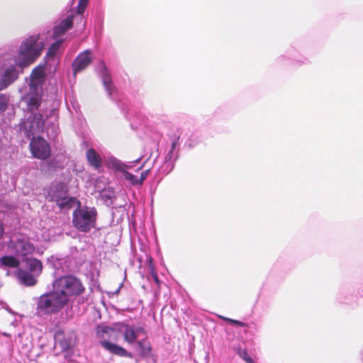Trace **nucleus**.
<instances>
[{
    "instance_id": "25",
    "label": "nucleus",
    "mask_w": 363,
    "mask_h": 363,
    "mask_svg": "<svg viewBox=\"0 0 363 363\" xmlns=\"http://www.w3.org/2000/svg\"><path fill=\"white\" fill-rule=\"evenodd\" d=\"M237 352L240 357L242 358L247 363H255L245 349L238 348Z\"/></svg>"
},
{
    "instance_id": "27",
    "label": "nucleus",
    "mask_w": 363,
    "mask_h": 363,
    "mask_svg": "<svg viewBox=\"0 0 363 363\" xmlns=\"http://www.w3.org/2000/svg\"><path fill=\"white\" fill-rule=\"evenodd\" d=\"M89 0H79L77 5V13L80 16V19L82 20V15L88 5Z\"/></svg>"
},
{
    "instance_id": "16",
    "label": "nucleus",
    "mask_w": 363,
    "mask_h": 363,
    "mask_svg": "<svg viewBox=\"0 0 363 363\" xmlns=\"http://www.w3.org/2000/svg\"><path fill=\"white\" fill-rule=\"evenodd\" d=\"M100 67L101 69V76H102L103 84H104L106 91H108V95H111L114 90V86L112 83L111 78L108 71L105 65L104 62H103V61L100 62Z\"/></svg>"
},
{
    "instance_id": "14",
    "label": "nucleus",
    "mask_w": 363,
    "mask_h": 363,
    "mask_svg": "<svg viewBox=\"0 0 363 363\" xmlns=\"http://www.w3.org/2000/svg\"><path fill=\"white\" fill-rule=\"evenodd\" d=\"M73 15H69L67 16L66 18L62 20L59 24L54 28V34L56 35H61L72 28L73 26Z\"/></svg>"
},
{
    "instance_id": "18",
    "label": "nucleus",
    "mask_w": 363,
    "mask_h": 363,
    "mask_svg": "<svg viewBox=\"0 0 363 363\" xmlns=\"http://www.w3.org/2000/svg\"><path fill=\"white\" fill-rule=\"evenodd\" d=\"M0 262L2 265L11 268H17L20 265V261L17 258L9 255L1 257Z\"/></svg>"
},
{
    "instance_id": "2",
    "label": "nucleus",
    "mask_w": 363,
    "mask_h": 363,
    "mask_svg": "<svg viewBox=\"0 0 363 363\" xmlns=\"http://www.w3.org/2000/svg\"><path fill=\"white\" fill-rule=\"evenodd\" d=\"M44 50V43L39 41L38 35H30L20 45L18 65L26 67L33 64Z\"/></svg>"
},
{
    "instance_id": "29",
    "label": "nucleus",
    "mask_w": 363,
    "mask_h": 363,
    "mask_svg": "<svg viewBox=\"0 0 363 363\" xmlns=\"http://www.w3.org/2000/svg\"><path fill=\"white\" fill-rule=\"evenodd\" d=\"M224 320L230 324L236 325L240 327H245L246 326V324L245 323L241 322L240 320H234V319H231V318H225Z\"/></svg>"
},
{
    "instance_id": "8",
    "label": "nucleus",
    "mask_w": 363,
    "mask_h": 363,
    "mask_svg": "<svg viewBox=\"0 0 363 363\" xmlns=\"http://www.w3.org/2000/svg\"><path fill=\"white\" fill-rule=\"evenodd\" d=\"M95 330L96 337L103 340L121 338V323H113L110 326L101 324L96 327Z\"/></svg>"
},
{
    "instance_id": "13",
    "label": "nucleus",
    "mask_w": 363,
    "mask_h": 363,
    "mask_svg": "<svg viewBox=\"0 0 363 363\" xmlns=\"http://www.w3.org/2000/svg\"><path fill=\"white\" fill-rule=\"evenodd\" d=\"M25 262L28 267L26 271L39 277L43 268L41 261L35 257H28L26 259Z\"/></svg>"
},
{
    "instance_id": "5",
    "label": "nucleus",
    "mask_w": 363,
    "mask_h": 363,
    "mask_svg": "<svg viewBox=\"0 0 363 363\" xmlns=\"http://www.w3.org/2000/svg\"><path fill=\"white\" fill-rule=\"evenodd\" d=\"M125 340H145L147 338V332L141 325H128L121 323V338Z\"/></svg>"
},
{
    "instance_id": "15",
    "label": "nucleus",
    "mask_w": 363,
    "mask_h": 363,
    "mask_svg": "<svg viewBox=\"0 0 363 363\" xmlns=\"http://www.w3.org/2000/svg\"><path fill=\"white\" fill-rule=\"evenodd\" d=\"M86 160L90 166L98 169L102 166V159L94 148H89L86 152Z\"/></svg>"
},
{
    "instance_id": "1",
    "label": "nucleus",
    "mask_w": 363,
    "mask_h": 363,
    "mask_svg": "<svg viewBox=\"0 0 363 363\" xmlns=\"http://www.w3.org/2000/svg\"><path fill=\"white\" fill-rule=\"evenodd\" d=\"M54 290L41 295L37 301L36 314L38 316L59 313L68 305L70 297L81 296L85 286L81 279L72 274L61 276L53 283Z\"/></svg>"
},
{
    "instance_id": "33",
    "label": "nucleus",
    "mask_w": 363,
    "mask_h": 363,
    "mask_svg": "<svg viewBox=\"0 0 363 363\" xmlns=\"http://www.w3.org/2000/svg\"><path fill=\"white\" fill-rule=\"evenodd\" d=\"M4 233V225H3V223L1 222V220H0V238H2Z\"/></svg>"
},
{
    "instance_id": "20",
    "label": "nucleus",
    "mask_w": 363,
    "mask_h": 363,
    "mask_svg": "<svg viewBox=\"0 0 363 363\" xmlns=\"http://www.w3.org/2000/svg\"><path fill=\"white\" fill-rule=\"evenodd\" d=\"M27 108L33 111L39 108L41 104V97L37 94L31 95L27 101Z\"/></svg>"
},
{
    "instance_id": "22",
    "label": "nucleus",
    "mask_w": 363,
    "mask_h": 363,
    "mask_svg": "<svg viewBox=\"0 0 363 363\" xmlns=\"http://www.w3.org/2000/svg\"><path fill=\"white\" fill-rule=\"evenodd\" d=\"M123 177L131 185L140 186L138 178L128 171H123Z\"/></svg>"
},
{
    "instance_id": "32",
    "label": "nucleus",
    "mask_w": 363,
    "mask_h": 363,
    "mask_svg": "<svg viewBox=\"0 0 363 363\" xmlns=\"http://www.w3.org/2000/svg\"><path fill=\"white\" fill-rule=\"evenodd\" d=\"M150 274H151L152 279H154V281H155V283L157 284H159L160 280H159V278H158V276H157L156 272L155 271V269L153 268V266L150 264Z\"/></svg>"
},
{
    "instance_id": "7",
    "label": "nucleus",
    "mask_w": 363,
    "mask_h": 363,
    "mask_svg": "<svg viewBox=\"0 0 363 363\" xmlns=\"http://www.w3.org/2000/svg\"><path fill=\"white\" fill-rule=\"evenodd\" d=\"M30 150L33 156L39 160H46L51 155L49 143L40 136L32 138Z\"/></svg>"
},
{
    "instance_id": "24",
    "label": "nucleus",
    "mask_w": 363,
    "mask_h": 363,
    "mask_svg": "<svg viewBox=\"0 0 363 363\" xmlns=\"http://www.w3.org/2000/svg\"><path fill=\"white\" fill-rule=\"evenodd\" d=\"M62 44L61 40H57L55 43H53L49 48L48 51L47 52V57H54L57 50H59L60 45Z\"/></svg>"
},
{
    "instance_id": "21",
    "label": "nucleus",
    "mask_w": 363,
    "mask_h": 363,
    "mask_svg": "<svg viewBox=\"0 0 363 363\" xmlns=\"http://www.w3.org/2000/svg\"><path fill=\"white\" fill-rule=\"evenodd\" d=\"M45 66L38 65L33 69L30 77L33 80H41L45 77Z\"/></svg>"
},
{
    "instance_id": "12",
    "label": "nucleus",
    "mask_w": 363,
    "mask_h": 363,
    "mask_svg": "<svg viewBox=\"0 0 363 363\" xmlns=\"http://www.w3.org/2000/svg\"><path fill=\"white\" fill-rule=\"evenodd\" d=\"M18 77V72L14 67L7 68L0 79V90L6 89L12 84Z\"/></svg>"
},
{
    "instance_id": "10",
    "label": "nucleus",
    "mask_w": 363,
    "mask_h": 363,
    "mask_svg": "<svg viewBox=\"0 0 363 363\" xmlns=\"http://www.w3.org/2000/svg\"><path fill=\"white\" fill-rule=\"evenodd\" d=\"M92 62L91 52L89 50L79 53L72 63L73 74L75 75L85 69Z\"/></svg>"
},
{
    "instance_id": "11",
    "label": "nucleus",
    "mask_w": 363,
    "mask_h": 363,
    "mask_svg": "<svg viewBox=\"0 0 363 363\" xmlns=\"http://www.w3.org/2000/svg\"><path fill=\"white\" fill-rule=\"evenodd\" d=\"M16 276L19 282L26 286H33L38 283V277L23 269H18L16 272Z\"/></svg>"
},
{
    "instance_id": "9",
    "label": "nucleus",
    "mask_w": 363,
    "mask_h": 363,
    "mask_svg": "<svg viewBox=\"0 0 363 363\" xmlns=\"http://www.w3.org/2000/svg\"><path fill=\"white\" fill-rule=\"evenodd\" d=\"M13 249L17 255L27 256L35 250V245L30 242L29 238L20 234L15 240L12 242Z\"/></svg>"
},
{
    "instance_id": "4",
    "label": "nucleus",
    "mask_w": 363,
    "mask_h": 363,
    "mask_svg": "<svg viewBox=\"0 0 363 363\" xmlns=\"http://www.w3.org/2000/svg\"><path fill=\"white\" fill-rule=\"evenodd\" d=\"M45 120L41 113H34L20 124V130L30 139L35 133L43 132Z\"/></svg>"
},
{
    "instance_id": "26",
    "label": "nucleus",
    "mask_w": 363,
    "mask_h": 363,
    "mask_svg": "<svg viewBox=\"0 0 363 363\" xmlns=\"http://www.w3.org/2000/svg\"><path fill=\"white\" fill-rule=\"evenodd\" d=\"M54 340H65V331L59 326H55L53 329Z\"/></svg>"
},
{
    "instance_id": "28",
    "label": "nucleus",
    "mask_w": 363,
    "mask_h": 363,
    "mask_svg": "<svg viewBox=\"0 0 363 363\" xmlns=\"http://www.w3.org/2000/svg\"><path fill=\"white\" fill-rule=\"evenodd\" d=\"M179 136H178L172 143L171 148L169 151L168 152V154L166 156V160L169 161L173 159L174 157V152L175 150V148L179 143Z\"/></svg>"
},
{
    "instance_id": "6",
    "label": "nucleus",
    "mask_w": 363,
    "mask_h": 363,
    "mask_svg": "<svg viewBox=\"0 0 363 363\" xmlns=\"http://www.w3.org/2000/svg\"><path fill=\"white\" fill-rule=\"evenodd\" d=\"M131 351L129 357L137 362L143 359L154 358L155 354L150 342H129Z\"/></svg>"
},
{
    "instance_id": "31",
    "label": "nucleus",
    "mask_w": 363,
    "mask_h": 363,
    "mask_svg": "<svg viewBox=\"0 0 363 363\" xmlns=\"http://www.w3.org/2000/svg\"><path fill=\"white\" fill-rule=\"evenodd\" d=\"M70 342H62V341H60V342H54V347H57V346H59L60 347H61L63 350L67 347H69V343Z\"/></svg>"
},
{
    "instance_id": "23",
    "label": "nucleus",
    "mask_w": 363,
    "mask_h": 363,
    "mask_svg": "<svg viewBox=\"0 0 363 363\" xmlns=\"http://www.w3.org/2000/svg\"><path fill=\"white\" fill-rule=\"evenodd\" d=\"M9 96L6 94L0 93V113L5 112L9 106Z\"/></svg>"
},
{
    "instance_id": "17",
    "label": "nucleus",
    "mask_w": 363,
    "mask_h": 363,
    "mask_svg": "<svg viewBox=\"0 0 363 363\" xmlns=\"http://www.w3.org/2000/svg\"><path fill=\"white\" fill-rule=\"evenodd\" d=\"M101 345L111 352L113 354H115L116 355L121 356V357H128L130 352H128L124 348L118 346L115 344H113L111 342H101Z\"/></svg>"
},
{
    "instance_id": "3",
    "label": "nucleus",
    "mask_w": 363,
    "mask_h": 363,
    "mask_svg": "<svg viewBox=\"0 0 363 363\" xmlns=\"http://www.w3.org/2000/svg\"><path fill=\"white\" fill-rule=\"evenodd\" d=\"M72 223L79 231L83 233L89 232L94 227L97 211L94 208L79 206L73 211Z\"/></svg>"
},
{
    "instance_id": "19",
    "label": "nucleus",
    "mask_w": 363,
    "mask_h": 363,
    "mask_svg": "<svg viewBox=\"0 0 363 363\" xmlns=\"http://www.w3.org/2000/svg\"><path fill=\"white\" fill-rule=\"evenodd\" d=\"M75 199L73 197H62L56 200L57 206L61 209H69L74 206Z\"/></svg>"
},
{
    "instance_id": "30",
    "label": "nucleus",
    "mask_w": 363,
    "mask_h": 363,
    "mask_svg": "<svg viewBox=\"0 0 363 363\" xmlns=\"http://www.w3.org/2000/svg\"><path fill=\"white\" fill-rule=\"evenodd\" d=\"M150 169L144 170L140 173V177L138 178L140 186H141L144 181L147 179Z\"/></svg>"
}]
</instances>
